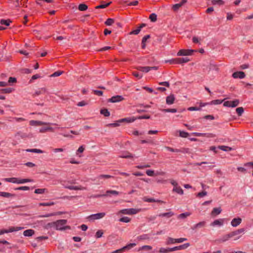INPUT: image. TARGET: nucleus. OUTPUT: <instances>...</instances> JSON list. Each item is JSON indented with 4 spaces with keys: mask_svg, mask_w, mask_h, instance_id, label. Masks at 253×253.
I'll use <instances>...</instances> for the list:
<instances>
[{
    "mask_svg": "<svg viewBox=\"0 0 253 253\" xmlns=\"http://www.w3.org/2000/svg\"><path fill=\"white\" fill-rule=\"evenodd\" d=\"M131 219L127 216H124L120 218L119 221L123 222L128 223L130 221Z\"/></svg>",
    "mask_w": 253,
    "mask_h": 253,
    "instance_id": "nucleus-48",
    "label": "nucleus"
},
{
    "mask_svg": "<svg viewBox=\"0 0 253 253\" xmlns=\"http://www.w3.org/2000/svg\"><path fill=\"white\" fill-rule=\"evenodd\" d=\"M40 78H41V77L39 74H35L32 77L29 82L32 83L33 80L38 79Z\"/></svg>",
    "mask_w": 253,
    "mask_h": 253,
    "instance_id": "nucleus-62",
    "label": "nucleus"
},
{
    "mask_svg": "<svg viewBox=\"0 0 253 253\" xmlns=\"http://www.w3.org/2000/svg\"><path fill=\"white\" fill-rule=\"evenodd\" d=\"M150 35H147L145 36H144L142 39L141 42V48L142 49H145L146 47V42H147V40L149 39L150 38Z\"/></svg>",
    "mask_w": 253,
    "mask_h": 253,
    "instance_id": "nucleus-20",
    "label": "nucleus"
},
{
    "mask_svg": "<svg viewBox=\"0 0 253 253\" xmlns=\"http://www.w3.org/2000/svg\"><path fill=\"white\" fill-rule=\"evenodd\" d=\"M17 82V79L15 77H10L9 78L8 82V85H12V84L14 83H16Z\"/></svg>",
    "mask_w": 253,
    "mask_h": 253,
    "instance_id": "nucleus-45",
    "label": "nucleus"
},
{
    "mask_svg": "<svg viewBox=\"0 0 253 253\" xmlns=\"http://www.w3.org/2000/svg\"><path fill=\"white\" fill-rule=\"evenodd\" d=\"M217 148L222 150L224 151H230L233 150V149L231 147H230L229 146L221 145V146H218Z\"/></svg>",
    "mask_w": 253,
    "mask_h": 253,
    "instance_id": "nucleus-38",
    "label": "nucleus"
},
{
    "mask_svg": "<svg viewBox=\"0 0 253 253\" xmlns=\"http://www.w3.org/2000/svg\"><path fill=\"white\" fill-rule=\"evenodd\" d=\"M211 2L213 4L222 5L224 4V1L222 0H212Z\"/></svg>",
    "mask_w": 253,
    "mask_h": 253,
    "instance_id": "nucleus-55",
    "label": "nucleus"
},
{
    "mask_svg": "<svg viewBox=\"0 0 253 253\" xmlns=\"http://www.w3.org/2000/svg\"><path fill=\"white\" fill-rule=\"evenodd\" d=\"M32 181H33V180L32 179H30V178L20 179V178H19L18 184H23V183H27V182H31Z\"/></svg>",
    "mask_w": 253,
    "mask_h": 253,
    "instance_id": "nucleus-41",
    "label": "nucleus"
},
{
    "mask_svg": "<svg viewBox=\"0 0 253 253\" xmlns=\"http://www.w3.org/2000/svg\"><path fill=\"white\" fill-rule=\"evenodd\" d=\"M230 238H231L230 233L223 235L221 238L218 240V241L220 242H225L228 241Z\"/></svg>",
    "mask_w": 253,
    "mask_h": 253,
    "instance_id": "nucleus-32",
    "label": "nucleus"
},
{
    "mask_svg": "<svg viewBox=\"0 0 253 253\" xmlns=\"http://www.w3.org/2000/svg\"><path fill=\"white\" fill-rule=\"evenodd\" d=\"M17 195L15 194H12L5 192L0 191V196L5 198H13L16 197Z\"/></svg>",
    "mask_w": 253,
    "mask_h": 253,
    "instance_id": "nucleus-17",
    "label": "nucleus"
},
{
    "mask_svg": "<svg viewBox=\"0 0 253 253\" xmlns=\"http://www.w3.org/2000/svg\"><path fill=\"white\" fill-rule=\"evenodd\" d=\"M242 220L240 217L234 218L232 220L231 224L233 227H237L241 224Z\"/></svg>",
    "mask_w": 253,
    "mask_h": 253,
    "instance_id": "nucleus-13",
    "label": "nucleus"
},
{
    "mask_svg": "<svg viewBox=\"0 0 253 253\" xmlns=\"http://www.w3.org/2000/svg\"><path fill=\"white\" fill-rule=\"evenodd\" d=\"M137 69L141 72L148 73L150 71V68L149 66H138L137 67Z\"/></svg>",
    "mask_w": 253,
    "mask_h": 253,
    "instance_id": "nucleus-27",
    "label": "nucleus"
},
{
    "mask_svg": "<svg viewBox=\"0 0 253 253\" xmlns=\"http://www.w3.org/2000/svg\"><path fill=\"white\" fill-rule=\"evenodd\" d=\"M120 125V123H119L118 121H117L115 123H110L107 125V126L108 127H117L119 126Z\"/></svg>",
    "mask_w": 253,
    "mask_h": 253,
    "instance_id": "nucleus-52",
    "label": "nucleus"
},
{
    "mask_svg": "<svg viewBox=\"0 0 253 253\" xmlns=\"http://www.w3.org/2000/svg\"><path fill=\"white\" fill-rule=\"evenodd\" d=\"M135 118H137V119H139V120H141V119H150L151 118V116L150 115H142V116H139L137 117H135Z\"/></svg>",
    "mask_w": 253,
    "mask_h": 253,
    "instance_id": "nucleus-53",
    "label": "nucleus"
},
{
    "mask_svg": "<svg viewBox=\"0 0 253 253\" xmlns=\"http://www.w3.org/2000/svg\"><path fill=\"white\" fill-rule=\"evenodd\" d=\"M12 22V21L10 19H2L0 21V24L1 25H4L6 26H8L10 25V24Z\"/></svg>",
    "mask_w": 253,
    "mask_h": 253,
    "instance_id": "nucleus-33",
    "label": "nucleus"
},
{
    "mask_svg": "<svg viewBox=\"0 0 253 253\" xmlns=\"http://www.w3.org/2000/svg\"><path fill=\"white\" fill-rule=\"evenodd\" d=\"M201 107H190L188 108L187 110L188 111H200L201 110Z\"/></svg>",
    "mask_w": 253,
    "mask_h": 253,
    "instance_id": "nucleus-58",
    "label": "nucleus"
},
{
    "mask_svg": "<svg viewBox=\"0 0 253 253\" xmlns=\"http://www.w3.org/2000/svg\"><path fill=\"white\" fill-rule=\"evenodd\" d=\"M174 251V247L173 248H161L159 251H154V253H168L169 252H173Z\"/></svg>",
    "mask_w": 253,
    "mask_h": 253,
    "instance_id": "nucleus-11",
    "label": "nucleus"
},
{
    "mask_svg": "<svg viewBox=\"0 0 253 253\" xmlns=\"http://www.w3.org/2000/svg\"><path fill=\"white\" fill-rule=\"evenodd\" d=\"M149 19L151 22H155L157 20V15L155 13H152L149 15Z\"/></svg>",
    "mask_w": 253,
    "mask_h": 253,
    "instance_id": "nucleus-40",
    "label": "nucleus"
},
{
    "mask_svg": "<svg viewBox=\"0 0 253 253\" xmlns=\"http://www.w3.org/2000/svg\"><path fill=\"white\" fill-rule=\"evenodd\" d=\"M133 155L128 151H124L119 157L125 159H132L133 158Z\"/></svg>",
    "mask_w": 253,
    "mask_h": 253,
    "instance_id": "nucleus-15",
    "label": "nucleus"
},
{
    "mask_svg": "<svg viewBox=\"0 0 253 253\" xmlns=\"http://www.w3.org/2000/svg\"><path fill=\"white\" fill-rule=\"evenodd\" d=\"M100 113L103 115L104 117H109L110 115V113L107 108H103L100 111Z\"/></svg>",
    "mask_w": 253,
    "mask_h": 253,
    "instance_id": "nucleus-30",
    "label": "nucleus"
},
{
    "mask_svg": "<svg viewBox=\"0 0 253 253\" xmlns=\"http://www.w3.org/2000/svg\"><path fill=\"white\" fill-rule=\"evenodd\" d=\"M14 90V88L12 87H8L5 88L0 89V92L1 93H10Z\"/></svg>",
    "mask_w": 253,
    "mask_h": 253,
    "instance_id": "nucleus-29",
    "label": "nucleus"
},
{
    "mask_svg": "<svg viewBox=\"0 0 253 253\" xmlns=\"http://www.w3.org/2000/svg\"><path fill=\"white\" fill-rule=\"evenodd\" d=\"M197 51L193 49H181L177 53V56L191 55L193 53Z\"/></svg>",
    "mask_w": 253,
    "mask_h": 253,
    "instance_id": "nucleus-3",
    "label": "nucleus"
},
{
    "mask_svg": "<svg viewBox=\"0 0 253 253\" xmlns=\"http://www.w3.org/2000/svg\"><path fill=\"white\" fill-rule=\"evenodd\" d=\"M140 210L134 208L126 209L120 211V212L126 214H134L138 213Z\"/></svg>",
    "mask_w": 253,
    "mask_h": 253,
    "instance_id": "nucleus-2",
    "label": "nucleus"
},
{
    "mask_svg": "<svg viewBox=\"0 0 253 253\" xmlns=\"http://www.w3.org/2000/svg\"><path fill=\"white\" fill-rule=\"evenodd\" d=\"M45 192L47 193L48 190L46 188H38L35 190L34 193L37 194H42Z\"/></svg>",
    "mask_w": 253,
    "mask_h": 253,
    "instance_id": "nucleus-34",
    "label": "nucleus"
},
{
    "mask_svg": "<svg viewBox=\"0 0 253 253\" xmlns=\"http://www.w3.org/2000/svg\"><path fill=\"white\" fill-rule=\"evenodd\" d=\"M30 189V187L27 186H20L18 187H16L14 188V190L15 191L17 190H23V191H26V190H29Z\"/></svg>",
    "mask_w": 253,
    "mask_h": 253,
    "instance_id": "nucleus-43",
    "label": "nucleus"
},
{
    "mask_svg": "<svg viewBox=\"0 0 253 253\" xmlns=\"http://www.w3.org/2000/svg\"><path fill=\"white\" fill-rule=\"evenodd\" d=\"M47 91V89L45 87H42L40 88L38 90H37L34 94H33V96L34 97L36 96L42 94H44Z\"/></svg>",
    "mask_w": 253,
    "mask_h": 253,
    "instance_id": "nucleus-21",
    "label": "nucleus"
},
{
    "mask_svg": "<svg viewBox=\"0 0 253 253\" xmlns=\"http://www.w3.org/2000/svg\"><path fill=\"white\" fill-rule=\"evenodd\" d=\"M177 132H178L179 133V136L182 138H187L189 135V134L188 132L184 131L177 130Z\"/></svg>",
    "mask_w": 253,
    "mask_h": 253,
    "instance_id": "nucleus-39",
    "label": "nucleus"
},
{
    "mask_svg": "<svg viewBox=\"0 0 253 253\" xmlns=\"http://www.w3.org/2000/svg\"><path fill=\"white\" fill-rule=\"evenodd\" d=\"M119 194H120V193L118 191H117L116 190H109L106 191L105 194L97 195L95 196V197L99 198V197H104V196H109L110 194H113L114 195H118Z\"/></svg>",
    "mask_w": 253,
    "mask_h": 253,
    "instance_id": "nucleus-8",
    "label": "nucleus"
},
{
    "mask_svg": "<svg viewBox=\"0 0 253 253\" xmlns=\"http://www.w3.org/2000/svg\"><path fill=\"white\" fill-rule=\"evenodd\" d=\"M190 61V59L188 57H181L175 58V64H182L184 63H187Z\"/></svg>",
    "mask_w": 253,
    "mask_h": 253,
    "instance_id": "nucleus-14",
    "label": "nucleus"
},
{
    "mask_svg": "<svg viewBox=\"0 0 253 253\" xmlns=\"http://www.w3.org/2000/svg\"><path fill=\"white\" fill-rule=\"evenodd\" d=\"M222 225H223V220L222 219H216L211 224V225L212 226H214L216 225L221 226Z\"/></svg>",
    "mask_w": 253,
    "mask_h": 253,
    "instance_id": "nucleus-35",
    "label": "nucleus"
},
{
    "mask_svg": "<svg viewBox=\"0 0 253 253\" xmlns=\"http://www.w3.org/2000/svg\"><path fill=\"white\" fill-rule=\"evenodd\" d=\"M27 152H32V153H42L43 151L41 149H28L26 150Z\"/></svg>",
    "mask_w": 253,
    "mask_h": 253,
    "instance_id": "nucleus-44",
    "label": "nucleus"
},
{
    "mask_svg": "<svg viewBox=\"0 0 253 253\" xmlns=\"http://www.w3.org/2000/svg\"><path fill=\"white\" fill-rule=\"evenodd\" d=\"M93 92L94 94L98 95L99 96H102L103 94V92L102 91L99 90H93Z\"/></svg>",
    "mask_w": 253,
    "mask_h": 253,
    "instance_id": "nucleus-59",
    "label": "nucleus"
},
{
    "mask_svg": "<svg viewBox=\"0 0 253 253\" xmlns=\"http://www.w3.org/2000/svg\"><path fill=\"white\" fill-rule=\"evenodd\" d=\"M115 22V20L112 18H108L105 22L104 24L106 26H111Z\"/></svg>",
    "mask_w": 253,
    "mask_h": 253,
    "instance_id": "nucleus-47",
    "label": "nucleus"
},
{
    "mask_svg": "<svg viewBox=\"0 0 253 253\" xmlns=\"http://www.w3.org/2000/svg\"><path fill=\"white\" fill-rule=\"evenodd\" d=\"M132 75H133V76H134L135 77L137 78L138 79H141L143 76L142 74H140L137 71L133 72Z\"/></svg>",
    "mask_w": 253,
    "mask_h": 253,
    "instance_id": "nucleus-54",
    "label": "nucleus"
},
{
    "mask_svg": "<svg viewBox=\"0 0 253 253\" xmlns=\"http://www.w3.org/2000/svg\"><path fill=\"white\" fill-rule=\"evenodd\" d=\"M87 8L88 6L84 3H80L78 6V9L81 11H85Z\"/></svg>",
    "mask_w": 253,
    "mask_h": 253,
    "instance_id": "nucleus-36",
    "label": "nucleus"
},
{
    "mask_svg": "<svg viewBox=\"0 0 253 253\" xmlns=\"http://www.w3.org/2000/svg\"><path fill=\"white\" fill-rule=\"evenodd\" d=\"M236 112L238 114V116H241L242 115L243 113H244V110L243 107H238V108H236Z\"/></svg>",
    "mask_w": 253,
    "mask_h": 253,
    "instance_id": "nucleus-51",
    "label": "nucleus"
},
{
    "mask_svg": "<svg viewBox=\"0 0 253 253\" xmlns=\"http://www.w3.org/2000/svg\"><path fill=\"white\" fill-rule=\"evenodd\" d=\"M65 188L70 189V190H83L84 189V188L82 187V186H78L69 185V186H65Z\"/></svg>",
    "mask_w": 253,
    "mask_h": 253,
    "instance_id": "nucleus-23",
    "label": "nucleus"
},
{
    "mask_svg": "<svg viewBox=\"0 0 253 253\" xmlns=\"http://www.w3.org/2000/svg\"><path fill=\"white\" fill-rule=\"evenodd\" d=\"M35 233V231L33 229H27L23 232V235L26 237H31Z\"/></svg>",
    "mask_w": 253,
    "mask_h": 253,
    "instance_id": "nucleus-25",
    "label": "nucleus"
},
{
    "mask_svg": "<svg viewBox=\"0 0 253 253\" xmlns=\"http://www.w3.org/2000/svg\"><path fill=\"white\" fill-rule=\"evenodd\" d=\"M245 231V229L244 228H240V229H239L234 231L231 232H230V237H231V238H232L235 236H237L235 239V240H236L237 239H239L241 237V236H238V235H239L241 234L244 233Z\"/></svg>",
    "mask_w": 253,
    "mask_h": 253,
    "instance_id": "nucleus-6",
    "label": "nucleus"
},
{
    "mask_svg": "<svg viewBox=\"0 0 253 253\" xmlns=\"http://www.w3.org/2000/svg\"><path fill=\"white\" fill-rule=\"evenodd\" d=\"M175 192L180 195L183 194V190L178 185V184L175 181Z\"/></svg>",
    "mask_w": 253,
    "mask_h": 253,
    "instance_id": "nucleus-28",
    "label": "nucleus"
},
{
    "mask_svg": "<svg viewBox=\"0 0 253 253\" xmlns=\"http://www.w3.org/2000/svg\"><path fill=\"white\" fill-rule=\"evenodd\" d=\"M67 223V220L66 219H59L47 223L44 227L47 230L51 228H53L56 230L60 231H64L67 229L70 230L71 227L69 225H66Z\"/></svg>",
    "mask_w": 253,
    "mask_h": 253,
    "instance_id": "nucleus-1",
    "label": "nucleus"
},
{
    "mask_svg": "<svg viewBox=\"0 0 253 253\" xmlns=\"http://www.w3.org/2000/svg\"><path fill=\"white\" fill-rule=\"evenodd\" d=\"M29 124L32 126H39L45 125L46 123L40 121L31 120L30 121Z\"/></svg>",
    "mask_w": 253,
    "mask_h": 253,
    "instance_id": "nucleus-18",
    "label": "nucleus"
},
{
    "mask_svg": "<svg viewBox=\"0 0 253 253\" xmlns=\"http://www.w3.org/2000/svg\"><path fill=\"white\" fill-rule=\"evenodd\" d=\"M189 246H190V244L188 243L180 245V246H175V251L185 250V249H187Z\"/></svg>",
    "mask_w": 253,
    "mask_h": 253,
    "instance_id": "nucleus-22",
    "label": "nucleus"
},
{
    "mask_svg": "<svg viewBox=\"0 0 253 253\" xmlns=\"http://www.w3.org/2000/svg\"><path fill=\"white\" fill-rule=\"evenodd\" d=\"M63 73V71H57L54 72L52 75H50V77H55L60 76Z\"/></svg>",
    "mask_w": 253,
    "mask_h": 253,
    "instance_id": "nucleus-57",
    "label": "nucleus"
},
{
    "mask_svg": "<svg viewBox=\"0 0 253 253\" xmlns=\"http://www.w3.org/2000/svg\"><path fill=\"white\" fill-rule=\"evenodd\" d=\"M124 100V98L122 95H117L115 96H113L111 98H109L108 100V102L111 103H117L121 102Z\"/></svg>",
    "mask_w": 253,
    "mask_h": 253,
    "instance_id": "nucleus-7",
    "label": "nucleus"
},
{
    "mask_svg": "<svg viewBox=\"0 0 253 253\" xmlns=\"http://www.w3.org/2000/svg\"><path fill=\"white\" fill-rule=\"evenodd\" d=\"M205 225V221H201V222H200L199 223H198L197 224H196L195 225H194L192 227V229L193 230H195L197 228H201V227H203V226H204Z\"/></svg>",
    "mask_w": 253,
    "mask_h": 253,
    "instance_id": "nucleus-37",
    "label": "nucleus"
},
{
    "mask_svg": "<svg viewBox=\"0 0 253 253\" xmlns=\"http://www.w3.org/2000/svg\"><path fill=\"white\" fill-rule=\"evenodd\" d=\"M140 31H141V30L140 29V28H139L138 27L136 29L131 31L129 33V34L130 35H138L140 33Z\"/></svg>",
    "mask_w": 253,
    "mask_h": 253,
    "instance_id": "nucleus-56",
    "label": "nucleus"
},
{
    "mask_svg": "<svg viewBox=\"0 0 253 253\" xmlns=\"http://www.w3.org/2000/svg\"><path fill=\"white\" fill-rule=\"evenodd\" d=\"M62 213H63V212H62V211H58L57 212H53V213H47V214H46L44 215H40V217H50V216H54V215H61Z\"/></svg>",
    "mask_w": 253,
    "mask_h": 253,
    "instance_id": "nucleus-26",
    "label": "nucleus"
},
{
    "mask_svg": "<svg viewBox=\"0 0 253 253\" xmlns=\"http://www.w3.org/2000/svg\"><path fill=\"white\" fill-rule=\"evenodd\" d=\"M161 111L163 113H174V108L164 109Z\"/></svg>",
    "mask_w": 253,
    "mask_h": 253,
    "instance_id": "nucleus-60",
    "label": "nucleus"
},
{
    "mask_svg": "<svg viewBox=\"0 0 253 253\" xmlns=\"http://www.w3.org/2000/svg\"><path fill=\"white\" fill-rule=\"evenodd\" d=\"M112 3V1H109L106 3L104 1H101V4L96 6L95 8V9L105 8L109 6Z\"/></svg>",
    "mask_w": 253,
    "mask_h": 253,
    "instance_id": "nucleus-16",
    "label": "nucleus"
},
{
    "mask_svg": "<svg viewBox=\"0 0 253 253\" xmlns=\"http://www.w3.org/2000/svg\"><path fill=\"white\" fill-rule=\"evenodd\" d=\"M55 204L53 202H49L46 203H40L39 204L40 206H51Z\"/></svg>",
    "mask_w": 253,
    "mask_h": 253,
    "instance_id": "nucleus-50",
    "label": "nucleus"
},
{
    "mask_svg": "<svg viewBox=\"0 0 253 253\" xmlns=\"http://www.w3.org/2000/svg\"><path fill=\"white\" fill-rule=\"evenodd\" d=\"M187 240V238H180L178 239H175V243H182L185 241Z\"/></svg>",
    "mask_w": 253,
    "mask_h": 253,
    "instance_id": "nucleus-63",
    "label": "nucleus"
},
{
    "mask_svg": "<svg viewBox=\"0 0 253 253\" xmlns=\"http://www.w3.org/2000/svg\"><path fill=\"white\" fill-rule=\"evenodd\" d=\"M23 228V227H21L11 226V227H10L8 229H6V233H8L12 232L14 231H17L22 229Z\"/></svg>",
    "mask_w": 253,
    "mask_h": 253,
    "instance_id": "nucleus-24",
    "label": "nucleus"
},
{
    "mask_svg": "<svg viewBox=\"0 0 253 253\" xmlns=\"http://www.w3.org/2000/svg\"><path fill=\"white\" fill-rule=\"evenodd\" d=\"M104 232L103 230H99L96 232L95 237L96 238H100L102 236Z\"/></svg>",
    "mask_w": 253,
    "mask_h": 253,
    "instance_id": "nucleus-49",
    "label": "nucleus"
},
{
    "mask_svg": "<svg viewBox=\"0 0 253 253\" xmlns=\"http://www.w3.org/2000/svg\"><path fill=\"white\" fill-rule=\"evenodd\" d=\"M207 195V192L205 191H203L201 192H199L197 194V197H203Z\"/></svg>",
    "mask_w": 253,
    "mask_h": 253,
    "instance_id": "nucleus-64",
    "label": "nucleus"
},
{
    "mask_svg": "<svg viewBox=\"0 0 253 253\" xmlns=\"http://www.w3.org/2000/svg\"><path fill=\"white\" fill-rule=\"evenodd\" d=\"M232 77L234 79L239 78V79H243L245 77L246 75L244 72L242 71H237L233 73L232 75Z\"/></svg>",
    "mask_w": 253,
    "mask_h": 253,
    "instance_id": "nucleus-9",
    "label": "nucleus"
},
{
    "mask_svg": "<svg viewBox=\"0 0 253 253\" xmlns=\"http://www.w3.org/2000/svg\"><path fill=\"white\" fill-rule=\"evenodd\" d=\"M166 103L168 105H171L174 103V94L171 93L166 97Z\"/></svg>",
    "mask_w": 253,
    "mask_h": 253,
    "instance_id": "nucleus-19",
    "label": "nucleus"
},
{
    "mask_svg": "<svg viewBox=\"0 0 253 253\" xmlns=\"http://www.w3.org/2000/svg\"><path fill=\"white\" fill-rule=\"evenodd\" d=\"M190 215V212H186L182 213H181V214H179L177 216V218H178V219H185L187 216H189Z\"/></svg>",
    "mask_w": 253,
    "mask_h": 253,
    "instance_id": "nucleus-42",
    "label": "nucleus"
},
{
    "mask_svg": "<svg viewBox=\"0 0 253 253\" xmlns=\"http://www.w3.org/2000/svg\"><path fill=\"white\" fill-rule=\"evenodd\" d=\"M105 215V212H99L97 213L92 214L87 217V219L90 220H94L103 218Z\"/></svg>",
    "mask_w": 253,
    "mask_h": 253,
    "instance_id": "nucleus-4",
    "label": "nucleus"
},
{
    "mask_svg": "<svg viewBox=\"0 0 253 253\" xmlns=\"http://www.w3.org/2000/svg\"><path fill=\"white\" fill-rule=\"evenodd\" d=\"M136 120H137V118H135L134 117H132L123 118V119L118 120V122L120 123H130L133 122Z\"/></svg>",
    "mask_w": 253,
    "mask_h": 253,
    "instance_id": "nucleus-10",
    "label": "nucleus"
},
{
    "mask_svg": "<svg viewBox=\"0 0 253 253\" xmlns=\"http://www.w3.org/2000/svg\"><path fill=\"white\" fill-rule=\"evenodd\" d=\"M187 0H182L179 3L175 4V10L178 9L179 7L185 3L187 2Z\"/></svg>",
    "mask_w": 253,
    "mask_h": 253,
    "instance_id": "nucleus-46",
    "label": "nucleus"
},
{
    "mask_svg": "<svg viewBox=\"0 0 253 253\" xmlns=\"http://www.w3.org/2000/svg\"><path fill=\"white\" fill-rule=\"evenodd\" d=\"M146 174L150 176H153L155 174L154 171L151 169H147L146 171Z\"/></svg>",
    "mask_w": 253,
    "mask_h": 253,
    "instance_id": "nucleus-61",
    "label": "nucleus"
},
{
    "mask_svg": "<svg viewBox=\"0 0 253 253\" xmlns=\"http://www.w3.org/2000/svg\"><path fill=\"white\" fill-rule=\"evenodd\" d=\"M240 103L238 99H235L232 101H226L223 103V106L228 107H235L237 106Z\"/></svg>",
    "mask_w": 253,
    "mask_h": 253,
    "instance_id": "nucleus-5",
    "label": "nucleus"
},
{
    "mask_svg": "<svg viewBox=\"0 0 253 253\" xmlns=\"http://www.w3.org/2000/svg\"><path fill=\"white\" fill-rule=\"evenodd\" d=\"M221 211H222V210L220 208H213V210L211 211V215L212 216H214L215 215H218L221 213Z\"/></svg>",
    "mask_w": 253,
    "mask_h": 253,
    "instance_id": "nucleus-31",
    "label": "nucleus"
},
{
    "mask_svg": "<svg viewBox=\"0 0 253 253\" xmlns=\"http://www.w3.org/2000/svg\"><path fill=\"white\" fill-rule=\"evenodd\" d=\"M143 201L145 202H148V203H153V202H156V203H163V201L160 200H155V199L153 198H148L147 197H144L142 199Z\"/></svg>",
    "mask_w": 253,
    "mask_h": 253,
    "instance_id": "nucleus-12",
    "label": "nucleus"
}]
</instances>
